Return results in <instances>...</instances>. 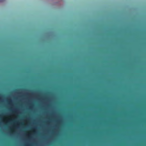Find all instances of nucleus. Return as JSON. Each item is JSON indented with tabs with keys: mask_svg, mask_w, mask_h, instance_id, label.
<instances>
[{
	"mask_svg": "<svg viewBox=\"0 0 146 146\" xmlns=\"http://www.w3.org/2000/svg\"><path fill=\"white\" fill-rule=\"evenodd\" d=\"M3 0H0V2H1L3 1Z\"/></svg>",
	"mask_w": 146,
	"mask_h": 146,
	"instance_id": "nucleus-1",
	"label": "nucleus"
},
{
	"mask_svg": "<svg viewBox=\"0 0 146 146\" xmlns=\"http://www.w3.org/2000/svg\"><path fill=\"white\" fill-rule=\"evenodd\" d=\"M11 100H10V102H11Z\"/></svg>",
	"mask_w": 146,
	"mask_h": 146,
	"instance_id": "nucleus-2",
	"label": "nucleus"
}]
</instances>
